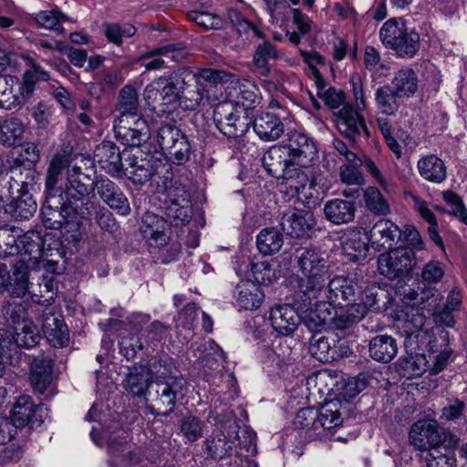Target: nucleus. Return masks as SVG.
Segmentation results:
<instances>
[{
  "label": "nucleus",
  "instance_id": "f257e3e1",
  "mask_svg": "<svg viewBox=\"0 0 467 467\" xmlns=\"http://www.w3.org/2000/svg\"><path fill=\"white\" fill-rule=\"evenodd\" d=\"M172 360L155 359L151 362L154 379L145 396V408L151 415L167 417L184 397L187 381L182 376L171 375Z\"/></svg>",
  "mask_w": 467,
  "mask_h": 467
},
{
  "label": "nucleus",
  "instance_id": "f03ea898",
  "mask_svg": "<svg viewBox=\"0 0 467 467\" xmlns=\"http://www.w3.org/2000/svg\"><path fill=\"white\" fill-rule=\"evenodd\" d=\"M294 257L302 275L296 276V291H301L302 296L316 298L325 291V285L330 277L328 257L314 245L296 247Z\"/></svg>",
  "mask_w": 467,
  "mask_h": 467
},
{
  "label": "nucleus",
  "instance_id": "7ed1b4c3",
  "mask_svg": "<svg viewBox=\"0 0 467 467\" xmlns=\"http://www.w3.org/2000/svg\"><path fill=\"white\" fill-rule=\"evenodd\" d=\"M162 103L172 108L195 110L207 94L205 86L199 84L193 71L187 67H179L166 77H161Z\"/></svg>",
  "mask_w": 467,
  "mask_h": 467
},
{
  "label": "nucleus",
  "instance_id": "20e7f679",
  "mask_svg": "<svg viewBox=\"0 0 467 467\" xmlns=\"http://www.w3.org/2000/svg\"><path fill=\"white\" fill-rule=\"evenodd\" d=\"M98 177L96 171L79 167H73L64 187L62 197L69 204V209L74 210L78 217L89 216L93 209L91 193L97 189Z\"/></svg>",
  "mask_w": 467,
  "mask_h": 467
},
{
  "label": "nucleus",
  "instance_id": "39448f33",
  "mask_svg": "<svg viewBox=\"0 0 467 467\" xmlns=\"http://www.w3.org/2000/svg\"><path fill=\"white\" fill-rule=\"evenodd\" d=\"M227 17L239 35H247L251 31L254 36L264 40L255 47L253 63L261 76H268L270 73L269 61L279 57L276 47L269 40H266L265 33L247 20L239 10L229 8Z\"/></svg>",
  "mask_w": 467,
  "mask_h": 467
},
{
  "label": "nucleus",
  "instance_id": "423d86ee",
  "mask_svg": "<svg viewBox=\"0 0 467 467\" xmlns=\"http://www.w3.org/2000/svg\"><path fill=\"white\" fill-rule=\"evenodd\" d=\"M261 161L269 175L284 179L288 187L296 193L305 188L308 178L301 170L293 167L283 144L270 147Z\"/></svg>",
  "mask_w": 467,
  "mask_h": 467
},
{
  "label": "nucleus",
  "instance_id": "0eeeda50",
  "mask_svg": "<svg viewBox=\"0 0 467 467\" xmlns=\"http://www.w3.org/2000/svg\"><path fill=\"white\" fill-rule=\"evenodd\" d=\"M36 78L31 70L23 74L22 80L13 75L0 74V109L11 110L22 106L33 95Z\"/></svg>",
  "mask_w": 467,
  "mask_h": 467
},
{
  "label": "nucleus",
  "instance_id": "6e6552de",
  "mask_svg": "<svg viewBox=\"0 0 467 467\" xmlns=\"http://www.w3.org/2000/svg\"><path fill=\"white\" fill-rule=\"evenodd\" d=\"M416 264L414 250L402 246L392 248L378 258L379 274L389 280L410 277Z\"/></svg>",
  "mask_w": 467,
  "mask_h": 467
},
{
  "label": "nucleus",
  "instance_id": "1a4fd4ad",
  "mask_svg": "<svg viewBox=\"0 0 467 467\" xmlns=\"http://www.w3.org/2000/svg\"><path fill=\"white\" fill-rule=\"evenodd\" d=\"M213 119L216 128L233 139L243 137L252 123V119L232 101L219 102L213 109Z\"/></svg>",
  "mask_w": 467,
  "mask_h": 467
},
{
  "label": "nucleus",
  "instance_id": "9d476101",
  "mask_svg": "<svg viewBox=\"0 0 467 467\" xmlns=\"http://www.w3.org/2000/svg\"><path fill=\"white\" fill-rule=\"evenodd\" d=\"M223 429L213 431L204 441V450L208 457L214 461H221L233 455L238 439L239 426L231 413L221 427Z\"/></svg>",
  "mask_w": 467,
  "mask_h": 467
},
{
  "label": "nucleus",
  "instance_id": "9b49d317",
  "mask_svg": "<svg viewBox=\"0 0 467 467\" xmlns=\"http://www.w3.org/2000/svg\"><path fill=\"white\" fill-rule=\"evenodd\" d=\"M301 296V291H296L295 304L300 314V321L311 331L321 330L330 317L327 301L322 299V294L316 298Z\"/></svg>",
  "mask_w": 467,
  "mask_h": 467
},
{
  "label": "nucleus",
  "instance_id": "f8f14e48",
  "mask_svg": "<svg viewBox=\"0 0 467 467\" xmlns=\"http://www.w3.org/2000/svg\"><path fill=\"white\" fill-rule=\"evenodd\" d=\"M41 220L46 228L60 229L78 220V213L69 209V204L59 194H46L41 207Z\"/></svg>",
  "mask_w": 467,
  "mask_h": 467
},
{
  "label": "nucleus",
  "instance_id": "ddd939ff",
  "mask_svg": "<svg viewBox=\"0 0 467 467\" xmlns=\"http://www.w3.org/2000/svg\"><path fill=\"white\" fill-rule=\"evenodd\" d=\"M125 175L134 185H143L150 181L162 164L161 158L143 150L129 153L125 157Z\"/></svg>",
  "mask_w": 467,
  "mask_h": 467
},
{
  "label": "nucleus",
  "instance_id": "4468645a",
  "mask_svg": "<svg viewBox=\"0 0 467 467\" xmlns=\"http://www.w3.org/2000/svg\"><path fill=\"white\" fill-rule=\"evenodd\" d=\"M115 138L130 148L144 146L150 139V129L142 118H119L114 125Z\"/></svg>",
  "mask_w": 467,
  "mask_h": 467
},
{
  "label": "nucleus",
  "instance_id": "2eb2a0df",
  "mask_svg": "<svg viewBox=\"0 0 467 467\" xmlns=\"http://www.w3.org/2000/svg\"><path fill=\"white\" fill-rule=\"evenodd\" d=\"M96 192L99 198L119 215L127 216L131 213L130 201L121 187L107 176L98 177Z\"/></svg>",
  "mask_w": 467,
  "mask_h": 467
},
{
  "label": "nucleus",
  "instance_id": "dca6fc26",
  "mask_svg": "<svg viewBox=\"0 0 467 467\" xmlns=\"http://www.w3.org/2000/svg\"><path fill=\"white\" fill-rule=\"evenodd\" d=\"M44 413L42 404H35L30 396L23 395L16 400L9 418L20 430L26 426L34 429L43 423Z\"/></svg>",
  "mask_w": 467,
  "mask_h": 467
},
{
  "label": "nucleus",
  "instance_id": "f3484780",
  "mask_svg": "<svg viewBox=\"0 0 467 467\" xmlns=\"http://www.w3.org/2000/svg\"><path fill=\"white\" fill-rule=\"evenodd\" d=\"M42 331L54 348H64L69 343V331L62 315L54 306H47L41 316Z\"/></svg>",
  "mask_w": 467,
  "mask_h": 467
},
{
  "label": "nucleus",
  "instance_id": "a211bd4d",
  "mask_svg": "<svg viewBox=\"0 0 467 467\" xmlns=\"http://www.w3.org/2000/svg\"><path fill=\"white\" fill-rule=\"evenodd\" d=\"M336 123L338 131L353 144L360 138L368 139L369 137L364 117L351 105H344L340 109Z\"/></svg>",
  "mask_w": 467,
  "mask_h": 467
},
{
  "label": "nucleus",
  "instance_id": "6ab92c4d",
  "mask_svg": "<svg viewBox=\"0 0 467 467\" xmlns=\"http://www.w3.org/2000/svg\"><path fill=\"white\" fill-rule=\"evenodd\" d=\"M284 233L294 238H309L317 229L314 213L309 210H296L285 213L280 221Z\"/></svg>",
  "mask_w": 467,
  "mask_h": 467
},
{
  "label": "nucleus",
  "instance_id": "aec40b11",
  "mask_svg": "<svg viewBox=\"0 0 467 467\" xmlns=\"http://www.w3.org/2000/svg\"><path fill=\"white\" fill-rule=\"evenodd\" d=\"M291 159L293 167H309L317 157V150L314 141L303 133H293L285 143H282Z\"/></svg>",
  "mask_w": 467,
  "mask_h": 467
},
{
  "label": "nucleus",
  "instance_id": "412c9836",
  "mask_svg": "<svg viewBox=\"0 0 467 467\" xmlns=\"http://www.w3.org/2000/svg\"><path fill=\"white\" fill-rule=\"evenodd\" d=\"M442 428L434 422L417 421L410 431V444L417 450L429 452L441 448Z\"/></svg>",
  "mask_w": 467,
  "mask_h": 467
},
{
  "label": "nucleus",
  "instance_id": "4be33fe9",
  "mask_svg": "<svg viewBox=\"0 0 467 467\" xmlns=\"http://www.w3.org/2000/svg\"><path fill=\"white\" fill-rule=\"evenodd\" d=\"M325 286L322 299L329 305L342 306L356 301L357 285L346 276L337 275L332 279L329 278Z\"/></svg>",
  "mask_w": 467,
  "mask_h": 467
},
{
  "label": "nucleus",
  "instance_id": "5701e85b",
  "mask_svg": "<svg viewBox=\"0 0 467 467\" xmlns=\"http://www.w3.org/2000/svg\"><path fill=\"white\" fill-rule=\"evenodd\" d=\"M127 150L121 153L119 147L110 140H103L94 150V159L110 176H119L124 171L122 156H126Z\"/></svg>",
  "mask_w": 467,
  "mask_h": 467
},
{
  "label": "nucleus",
  "instance_id": "b1692460",
  "mask_svg": "<svg viewBox=\"0 0 467 467\" xmlns=\"http://www.w3.org/2000/svg\"><path fill=\"white\" fill-rule=\"evenodd\" d=\"M370 244L376 250L395 248L401 239V229L389 219H380L371 227Z\"/></svg>",
  "mask_w": 467,
  "mask_h": 467
},
{
  "label": "nucleus",
  "instance_id": "393cba45",
  "mask_svg": "<svg viewBox=\"0 0 467 467\" xmlns=\"http://www.w3.org/2000/svg\"><path fill=\"white\" fill-rule=\"evenodd\" d=\"M187 55L186 47L182 43H177L149 50L141 56L140 59H150L144 64V67L147 70H156L165 67V60L161 57L170 58L176 63H181L186 58Z\"/></svg>",
  "mask_w": 467,
  "mask_h": 467
},
{
  "label": "nucleus",
  "instance_id": "a878e982",
  "mask_svg": "<svg viewBox=\"0 0 467 467\" xmlns=\"http://www.w3.org/2000/svg\"><path fill=\"white\" fill-rule=\"evenodd\" d=\"M280 112L263 111L254 116L253 128L258 137L265 141L279 139L285 131Z\"/></svg>",
  "mask_w": 467,
  "mask_h": 467
},
{
  "label": "nucleus",
  "instance_id": "bb28decb",
  "mask_svg": "<svg viewBox=\"0 0 467 467\" xmlns=\"http://www.w3.org/2000/svg\"><path fill=\"white\" fill-rule=\"evenodd\" d=\"M273 328L282 336L291 335L300 322V314L296 304L275 306L270 311L269 317Z\"/></svg>",
  "mask_w": 467,
  "mask_h": 467
},
{
  "label": "nucleus",
  "instance_id": "cd10ccee",
  "mask_svg": "<svg viewBox=\"0 0 467 467\" xmlns=\"http://www.w3.org/2000/svg\"><path fill=\"white\" fill-rule=\"evenodd\" d=\"M168 221L162 216L150 212L145 213L141 217L140 232L150 246H163L167 244L166 234Z\"/></svg>",
  "mask_w": 467,
  "mask_h": 467
},
{
  "label": "nucleus",
  "instance_id": "c85d7f7f",
  "mask_svg": "<svg viewBox=\"0 0 467 467\" xmlns=\"http://www.w3.org/2000/svg\"><path fill=\"white\" fill-rule=\"evenodd\" d=\"M153 379L154 374L151 370V363L150 368L133 365L129 368V372L124 380V388L133 396L145 398Z\"/></svg>",
  "mask_w": 467,
  "mask_h": 467
},
{
  "label": "nucleus",
  "instance_id": "c756f323",
  "mask_svg": "<svg viewBox=\"0 0 467 467\" xmlns=\"http://www.w3.org/2000/svg\"><path fill=\"white\" fill-rule=\"evenodd\" d=\"M41 339L37 328L31 322L24 323L20 331L18 328H15V331H11V342L13 347H10V362L14 360L18 362L20 359V349L21 348H31L36 347Z\"/></svg>",
  "mask_w": 467,
  "mask_h": 467
},
{
  "label": "nucleus",
  "instance_id": "7c9ffc66",
  "mask_svg": "<svg viewBox=\"0 0 467 467\" xmlns=\"http://www.w3.org/2000/svg\"><path fill=\"white\" fill-rule=\"evenodd\" d=\"M323 212L328 222L340 225L354 221L357 206L355 202L336 198L326 202Z\"/></svg>",
  "mask_w": 467,
  "mask_h": 467
},
{
  "label": "nucleus",
  "instance_id": "2f4dec72",
  "mask_svg": "<svg viewBox=\"0 0 467 467\" xmlns=\"http://www.w3.org/2000/svg\"><path fill=\"white\" fill-rule=\"evenodd\" d=\"M338 306L339 309L331 318V325L335 330L350 329L367 315V307L362 304L351 302Z\"/></svg>",
  "mask_w": 467,
  "mask_h": 467
},
{
  "label": "nucleus",
  "instance_id": "473e14b6",
  "mask_svg": "<svg viewBox=\"0 0 467 467\" xmlns=\"http://www.w3.org/2000/svg\"><path fill=\"white\" fill-rule=\"evenodd\" d=\"M369 243L368 233L363 228H355L345 234L342 249L350 260L358 261L366 258Z\"/></svg>",
  "mask_w": 467,
  "mask_h": 467
},
{
  "label": "nucleus",
  "instance_id": "72a5a7b5",
  "mask_svg": "<svg viewBox=\"0 0 467 467\" xmlns=\"http://www.w3.org/2000/svg\"><path fill=\"white\" fill-rule=\"evenodd\" d=\"M236 302L241 308L255 310L262 305L265 294L260 285L251 280L243 281L236 285Z\"/></svg>",
  "mask_w": 467,
  "mask_h": 467
},
{
  "label": "nucleus",
  "instance_id": "f704fd0d",
  "mask_svg": "<svg viewBox=\"0 0 467 467\" xmlns=\"http://www.w3.org/2000/svg\"><path fill=\"white\" fill-rule=\"evenodd\" d=\"M17 195L13 196V200L6 204L5 212L15 220H28L36 212V202L29 192H16Z\"/></svg>",
  "mask_w": 467,
  "mask_h": 467
},
{
  "label": "nucleus",
  "instance_id": "c9c22d12",
  "mask_svg": "<svg viewBox=\"0 0 467 467\" xmlns=\"http://www.w3.org/2000/svg\"><path fill=\"white\" fill-rule=\"evenodd\" d=\"M370 357L382 363L391 361L398 351L396 339L388 335H379L371 338L368 346Z\"/></svg>",
  "mask_w": 467,
  "mask_h": 467
},
{
  "label": "nucleus",
  "instance_id": "e433bc0d",
  "mask_svg": "<svg viewBox=\"0 0 467 467\" xmlns=\"http://www.w3.org/2000/svg\"><path fill=\"white\" fill-rule=\"evenodd\" d=\"M340 406L338 400H330L325 403L316 414L314 429L332 430L339 427L343 422L339 411Z\"/></svg>",
  "mask_w": 467,
  "mask_h": 467
},
{
  "label": "nucleus",
  "instance_id": "4c0bfd02",
  "mask_svg": "<svg viewBox=\"0 0 467 467\" xmlns=\"http://www.w3.org/2000/svg\"><path fill=\"white\" fill-rule=\"evenodd\" d=\"M45 241L48 242V236H41L38 232L26 233L20 240L23 258H26L27 263H32L33 265L38 264L43 256Z\"/></svg>",
  "mask_w": 467,
  "mask_h": 467
},
{
  "label": "nucleus",
  "instance_id": "58836bf2",
  "mask_svg": "<svg viewBox=\"0 0 467 467\" xmlns=\"http://www.w3.org/2000/svg\"><path fill=\"white\" fill-rule=\"evenodd\" d=\"M418 169L420 176L431 182L440 183L446 178L445 164L436 155L422 157L418 161Z\"/></svg>",
  "mask_w": 467,
  "mask_h": 467
},
{
  "label": "nucleus",
  "instance_id": "ea45409f",
  "mask_svg": "<svg viewBox=\"0 0 467 467\" xmlns=\"http://www.w3.org/2000/svg\"><path fill=\"white\" fill-rule=\"evenodd\" d=\"M400 95L389 85L379 87L375 93V101L379 112L386 116H392L400 109Z\"/></svg>",
  "mask_w": 467,
  "mask_h": 467
},
{
  "label": "nucleus",
  "instance_id": "a19ab883",
  "mask_svg": "<svg viewBox=\"0 0 467 467\" xmlns=\"http://www.w3.org/2000/svg\"><path fill=\"white\" fill-rule=\"evenodd\" d=\"M407 26L402 18H390L387 20L379 30V38L383 46L393 51L400 40V37L405 31Z\"/></svg>",
  "mask_w": 467,
  "mask_h": 467
},
{
  "label": "nucleus",
  "instance_id": "79ce46f5",
  "mask_svg": "<svg viewBox=\"0 0 467 467\" xmlns=\"http://www.w3.org/2000/svg\"><path fill=\"white\" fill-rule=\"evenodd\" d=\"M67 164V160L63 156L57 155L52 159L46 176V194L62 195L64 187L58 186L57 183Z\"/></svg>",
  "mask_w": 467,
  "mask_h": 467
},
{
  "label": "nucleus",
  "instance_id": "37998d69",
  "mask_svg": "<svg viewBox=\"0 0 467 467\" xmlns=\"http://www.w3.org/2000/svg\"><path fill=\"white\" fill-rule=\"evenodd\" d=\"M393 88L401 98H410L418 90V78L413 69L406 67L396 72L392 79Z\"/></svg>",
  "mask_w": 467,
  "mask_h": 467
},
{
  "label": "nucleus",
  "instance_id": "c03bdc74",
  "mask_svg": "<svg viewBox=\"0 0 467 467\" xmlns=\"http://www.w3.org/2000/svg\"><path fill=\"white\" fill-rule=\"evenodd\" d=\"M25 132L23 122L17 118H9L0 122V143L5 146L20 144Z\"/></svg>",
  "mask_w": 467,
  "mask_h": 467
},
{
  "label": "nucleus",
  "instance_id": "a18cd8bd",
  "mask_svg": "<svg viewBox=\"0 0 467 467\" xmlns=\"http://www.w3.org/2000/svg\"><path fill=\"white\" fill-rule=\"evenodd\" d=\"M308 352L322 363H329L336 358V351L332 348L328 337L318 333L312 335L308 343Z\"/></svg>",
  "mask_w": 467,
  "mask_h": 467
},
{
  "label": "nucleus",
  "instance_id": "49530a36",
  "mask_svg": "<svg viewBox=\"0 0 467 467\" xmlns=\"http://www.w3.org/2000/svg\"><path fill=\"white\" fill-rule=\"evenodd\" d=\"M282 234L275 228L263 229L257 235L256 244L259 252L264 255L277 253L283 246Z\"/></svg>",
  "mask_w": 467,
  "mask_h": 467
},
{
  "label": "nucleus",
  "instance_id": "de8ad7c7",
  "mask_svg": "<svg viewBox=\"0 0 467 467\" xmlns=\"http://www.w3.org/2000/svg\"><path fill=\"white\" fill-rule=\"evenodd\" d=\"M139 109V96L137 90L131 86L123 87L119 94L117 110L119 118L135 119Z\"/></svg>",
  "mask_w": 467,
  "mask_h": 467
},
{
  "label": "nucleus",
  "instance_id": "09e8293b",
  "mask_svg": "<svg viewBox=\"0 0 467 467\" xmlns=\"http://www.w3.org/2000/svg\"><path fill=\"white\" fill-rule=\"evenodd\" d=\"M362 305L366 306L367 311L371 309L377 312H383L389 308L390 298L388 291L379 287H367L362 296Z\"/></svg>",
  "mask_w": 467,
  "mask_h": 467
},
{
  "label": "nucleus",
  "instance_id": "8fccbe9b",
  "mask_svg": "<svg viewBox=\"0 0 467 467\" xmlns=\"http://www.w3.org/2000/svg\"><path fill=\"white\" fill-rule=\"evenodd\" d=\"M237 103L245 109L256 108L262 100L259 88L252 81L244 79L238 82Z\"/></svg>",
  "mask_w": 467,
  "mask_h": 467
},
{
  "label": "nucleus",
  "instance_id": "3c124183",
  "mask_svg": "<svg viewBox=\"0 0 467 467\" xmlns=\"http://www.w3.org/2000/svg\"><path fill=\"white\" fill-rule=\"evenodd\" d=\"M92 217L102 231L113 233L117 229V221L113 213L101 204L93 202L89 216L78 217V220L90 221Z\"/></svg>",
  "mask_w": 467,
  "mask_h": 467
},
{
  "label": "nucleus",
  "instance_id": "603ef678",
  "mask_svg": "<svg viewBox=\"0 0 467 467\" xmlns=\"http://www.w3.org/2000/svg\"><path fill=\"white\" fill-rule=\"evenodd\" d=\"M103 32L107 39L117 46H121L124 37H131L136 32L137 28L129 23H109L105 22L102 25Z\"/></svg>",
  "mask_w": 467,
  "mask_h": 467
},
{
  "label": "nucleus",
  "instance_id": "864d4df0",
  "mask_svg": "<svg viewBox=\"0 0 467 467\" xmlns=\"http://www.w3.org/2000/svg\"><path fill=\"white\" fill-rule=\"evenodd\" d=\"M420 48V35L408 26L400 37L395 53L400 57L410 58L416 55Z\"/></svg>",
  "mask_w": 467,
  "mask_h": 467
},
{
  "label": "nucleus",
  "instance_id": "5fc2aeb1",
  "mask_svg": "<svg viewBox=\"0 0 467 467\" xmlns=\"http://www.w3.org/2000/svg\"><path fill=\"white\" fill-rule=\"evenodd\" d=\"M366 207L374 214L384 216L390 213L389 202L377 187H368L364 192Z\"/></svg>",
  "mask_w": 467,
  "mask_h": 467
},
{
  "label": "nucleus",
  "instance_id": "6e6d98bb",
  "mask_svg": "<svg viewBox=\"0 0 467 467\" xmlns=\"http://www.w3.org/2000/svg\"><path fill=\"white\" fill-rule=\"evenodd\" d=\"M13 172L16 174V177H13L12 182H10V191L12 195L15 194V191L29 192L30 188H32L36 183V178L38 175L36 171L32 167H19Z\"/></svg>",
  "mask_w": 467,
  "mask_h": 467
},
{
  "label": "nucleus",
  "instance_id": "4d7b16f0",
  "mask_svg": "<svg viewBox=\"0 0 467 467\" xmlns=\"http://www.w3.org/2000/svg\"><path fill=\"white\" fill-rule=\"evenodd\" d=\"M161 209L166 215V220L176 227L189 223L192 216V205L162 204Z\"/></svg>",
  "mask_w": 467,
  "mask_h": 467
},
{
  "label": "nucleus",
  "instance_id": "13d9d810",
  "mask_svg": "<svg viewBox=\"0 0 467 467\" xmlns=\"http://www.w3.org/2000/svg\"><path fill=\"white\" fill-rule=\"evenodd\" d=\"M184 136L186 135L179 127L173 124H163L158 130L157 140L160 148L165 153Z\"/></svg>",
  "mask_w": 467,
  "mask_h": 467
},
{
  "label": "nucleus",
  "instance_id": "bf43d9fd",
  "mask_svg": "<svg viewBox=\"0 0 467 467\" xmlns=\"http://www.w3.org/2000/svg\"><path fill=\"white\" fill-rule=\"evenodd\" d=\"M16 231L8 226L0 227V258L16 255L20 253Z\"/></svg>",
  "mask_w": 467,
  "mask_h": 467
},
{
  "label": "nucleus",
  "instance_id": "052dcab7",
  "mask_svg": "<svg viewBox=\"0 0 467 467\" xmlns=\"http://www.w3.org/2000/svg\"><path fill=\"white\" fill-rule=\"evenodd\" d=\"M187 17L204 29L221 30L225 26V21L221 16L205 11L192 10L187 14Z\"/></svg>",
  "mask_w": 467,
  "mask_h": 467
},
{
  "label": "nucleus",
  "instance_id": "680f3d73",
  "mask_svg": "<svg viewBox=\"0 0 467 467\" xmlns=\"http://www.w3.org/2000/svg\"><path fill=\"white\" fill-rule=\"evenodd\" d=\"M35 20L44 28L63 33L64 28L61 24L67 20V16L57 10H45L38 12L35 16Z\"/></svg>",
  "mask_w": 467,
  "mask_h": 467
},
{
  "label": "nucleus",
  "instance_id": "e2e57ef3",
  "mask_svg": "<svg viewBox=\"0 0 467 467\" xmlns=\"http://www.w3.org/2000/svg\"><path fill=\"white\" fill-rule=\"evenodd\" d=\"M26 264H28L26 258H22L14 265L13 278L16 287L12 294L18 297L25 296L28 289V265Z\"/></svg>",
  "mask_w": 467,
  "mask_h": 467
},
{
  "label": "nucleus",
  "instance_id": "0e129e2a",
  "mask_svg": "<svg viewBox=\"0 0 467 467\" xmlns=\"http://www.w3.org/2000/svg\"><path fill=\"white\" fill-rule=\"evenodd\" d=\"M424 325L425 316L421 309L411 306H407L403 323L404 331L408 335H412L421 330Z\"/></svg>",
  "mask_w": 467,
  "mask_h": 467
},
{
  "label": "nucleus",
  "instance_id": "69168bd1",
  "mask_svg": "<svg viewBox=\"0 0 467 467\" xmlns=\"http://www.w3.org/2000/svg\"><path fill=\"white\" fill-rule=\"evenodd\" d=\"M164 154L177 165H182L186 163L192 155V145L188 140V137L184 136Z\"/></svg>",
  "mask_w": 467,
  "mask_h": 467
},
{
  "label": "nucleus",
  "instance_id": "338daca9",
  "mask_svg": "<svg viewBox=\"0 0 467 467\" xmlns=\"http://www.w3.org/2000/svg\"><path fill=\"white\" fill-rule=\"evenodd\" d=\"M251 272L254 283L259 285H270L277 279L275 269L265 261L251 264Z\"/></svg>",
  "mask_w": 467,
  "mask_h": 467
},
{
  "label": "nucleus",
  "instance_id": "774afa93",
  "mask_svg": "<svg viewBox=\"0 0 467 467\" xmlns=\"http://www.w3.org/2000/svg\"><path fill=\"white\" fill-rule=\"evenodd\" d=\"M400 367L408 378L420 377L426 370L425 357L410 355L400 360Z\"/></svg>",
  "mask_w": 467,
  "mask_h": 467
}]
</instances>
